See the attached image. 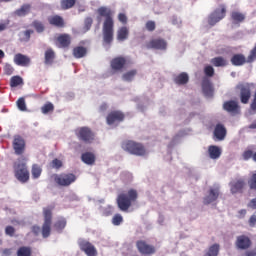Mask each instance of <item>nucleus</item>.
Returning a JSON list of instances; mask_svg holds the SVG:
<instances>
[{
	"instance_id": "obj_1",
	"label": "nucleus",
	"mask_w": 256,
	"mask_h": 256,
	"mask_svg": "<svg viewBox=\"0 0 256 256\" xmlns=\"http://www.w3.org/2000/svg\"><path fill=\"white\" fill-rule=\"evenodd\" d=\"M97 13L99 17H104V22L102 25V44L105 46H109L113 43L114 35H115V21L113 20V15L115 12L107 6H101L97 9Z\"/></svg>"
},
{
	"instance_id": "obj_2",
	"label": "nucleus",
	"mask_w": 256,
	"mask_h": 256,
	"mask_svg": "<svg viewBox=\"0 0 256 256\" xmlns=\"http://www.w3.org/2000/svg\"><path fill=\"white\" fill-rule=\"evenodd\" d=\"M139 192L136 189H129L127 192H122L117 197V205L120 211L127 212L133 203H137Z\"/></svg>"
},
{
	"instance_id": "obj_3",
	"label": "nucleus",
	"mask_w": 256,
	"mask_h": 256,
	"mask_svg": "<svg viewBox=\"0 0 256 256\" xmlns=\"http://www.w3.org/2000/svg\"><path fill=\"white\" fill-rule=\"evenodd\" d=\"M122 149L129 153L130 155H135L136 157L147 156V148L141 142H136L133 140H125L122 142Z\"/></svg>"
},
{
	"instance_id": "obj_4",
	"label": "nucleus",
	"mask_w": 256,
	"mask_h": 256,
	"mask_svg": "<svg viewBox=\"0 0 256 256\" xmlns=\"http://www.w3.org/2000/svg\"><path fill=\"white\" fill-rule=\"evenodd\" d=\"M254 88L255 84L249 82H240L237 84L236 89L242 105H249V101H251V97H253Z\"/></svg>"
},
{
	"instance_id": "obj_5",
	"label": "nucleus",
	"mask_w": 256,
	"mask_h": 256,
	"mask_svg": "<svg viewBox=\"0 0 256 256\" xmlns=\"http://www.w3.org/2000/svg\"><path fill=\"white\" fill-rule=\"evenodd\" d=\"M14 175L20 183H27L29 181V169L27 163L23 160H18L14 163Z\"/></svg>"
},
{
	"instance_id": "obj_6",
	"label": "nucleus",
	"mask_w": 256,
	"mask_h": 256,
	"mask_svg": "<svg viewBox=\"0 0 256 256\" xmlns=\"http://www.w3.org/2000/svg\"><path fill=\"white\" fill-rule=\"evenodd\" d=\"M53 209L54 206L43 209L44 223L42 225V236L44 239H47L51 235V225L53 223Z\"/></svg>"
},
{
	"instance_id": "obj_7",
	"label": "nucleus",
	"mask_w": 256,
	"mask_h": 256,
	"mask_svg": "<svg viewBox=\"0 0 256 256\" xmlns=\"http://www.w3.org/2000/svg\"><path fill=\"white\" fill-rule=\"evenodd\" d=\"M52 178L60 187H69V185L77 181V176L73 173L53 174Z\"/></svg>"
},
{
	"instance_id": "obj_8",
	"label": "nucleus",
	"mask_w": 256,
	"mask_h": 256,
	"mask_svg": "<svg viewBox=\"0 0 256 256\" xmlns=\"http://www.w3.org/2000/svg\"><path fill=\"white\" fill-rule=\"evenodd\" d=\"M227 15V8L224 4H221L219 8L215 9L208 17V25L211 27H214V25H217L219 21H222V19H225Z\"/></svg>"
},
{
	"instance_id": "obj_9",
	"label": "nucleus",
	"mask_w": 256,
	"mask_h": 256,
	"mask_svg": "<svg viewBox=\"0 0 256 256\" xmlns=\"http://www.w3.org/2000/svg\"><path fill=\"white\" fill-rule=\"evenodd\" d=\"M76 137L83 143H93L95 141V133L89 127H80L75 130Z\"/></svg>"
},
{
	"instance_id": "obj_10",
	"label": "nucleus",
	"mask_w": 256,
	"mask_h": 256,
	"mask_svg": "<svg viewBox=\"0 0 256 256\" xmlns=\"http://www.w3.org/2000/svg\"><path fill=\"white\" fill-rule=\"evenodd\" d=\"M167 40L163 38H154L146 42V49H154L155 51H167Z\"/></svg>"
},
{
	"instance_id": "obj_11",
	"label": "nucleus",
	"mask_w": 256,
	"mask_h": 256,
	"mask_svg": "<svg viewBox=\"0 0 256 256\" xmlns=\"http://www.w3.org/2000/svg\"><path fill=\"white\" fill-rule=\"evenodd\" d=\"M72 41L73 38L68 33L59 34L55 39L56 47L59 49H69Z\"/></svg>"
},
{
	"instance_id": "obj_12",
	"label": "nucleus",
	"mask_w": 256,
	"mask_h": 256,
	"mask_svg": "<svg viewBox=\"0 0 256 256\" xmlns=\"http://www.w3.org/2000/svg\"><path fill=\"white\" fill-rule=\"evenodd\" d=\"M106 121L108 125H115V123H123L125 121V113L119 110L111 111L107 115Z\"/></svg>"
},
{
	"instance_id": "obj_13",
	"label": "nucleus",
	"mask_w": 256,
	"mask_h": 256,
	"mask_svg": "<svg viewBox=\"0 0 256 256\" xmlns=\"http://www.w3.org/2000/svg\"><path fill=\"white\" fill-rule=\"evenodd\" d=\"M251 245H253V242L251 241V238H249V236H237L235 241L236 248L240 249L241 251H247V249H251Z\"/></svg>"
},
{
	"instance_id": "obj_14",
	"label": "nucleus",
	"mask_w": 256,
	"mask_h": 256,
	"mask_svg": "<svg viewBox=\"0 0 256 256\" xmlns=\"http://www.w3.org/2000/svg\"><path fill=\"white\" fill-rule=\"evenodd\" d=\"M136 247L142 255H154L156 249L155 246L147 244V242L143 240H138L136 242Z\"/></svg>"
},
{
	"instance_id": "obj_15",
	"label": "nucleus",
	"mask_w": 256,
	"mask_h": 256,
	"mask_svg": "<svg viewBox=\"0 0 256 256\" xmlns=\"http://www.w3.org/2000/svg\"><path fill=\"white\" fill-rule=\"evenodd\" d=\"M12 146L16 155H23L25 153V139L20 135L14 136Z\"/></svg>"
},
{
	"instance_id": "obj_16",
	"label": "nucleus",
	"mask_w": 256,
	"mask_h": 256,
	"mask_svg": "<svg viewBox=\"0 0 256 256\" xmlns=\"http://www.w3.org/2000/svg\"><path fill=\"white\" fill-rule=\"evenodd\" d=\"M223 109L231 115H238V113H241V106H239V103L235 100L224 102Z\"/></svg>"
},
{
	"instance_id": "obj_17",
	"label": "nucleus",
	"mask_w": 256,
	"mask_h": 256,
	"mask_svg": "<svg viewBox=\"0 0 256 256\" xmlns=\"http://www.w3.org/2000/svg\"><path fill=\"white\" fill-rule=\"evenodd\" d=\"M125 65H127V58L123 56L115 57L110 62L112 71H123V69H125Z\"/></svg>"
},
{
	"instance_id": "obj_18",
	"label": "nucleus",
	"mask_w": 256,
	"mask_h": 256,
	"mask_svg": "<svg viewBox=\"0 0 256 256\" xmlns=\"http://www.w3.org/2000/svg\"><path fill=\"white\" fill-rule=\"evenodd\" d=\"M14 63L19 67H29L31 65V58L25 54H15L14 56Z\"/></svg>"
},
{
	"instance_id": "obj_19",
	"label": "nucleus",
	"mask_w": 256,
	"mask_h": 256,
	"mask_svg": "<svg viewBox=\"0 0 256 256\" xmlns=\"http://www.w3.org/2000/svg\"><path fill=\"white\" fill-rule=\"evenodd\" d=\"M81 251L86 253L87 256H95L97 255V249H95V246L91 244V242L88 241H82L79 244Z\"/></svg>"
},
{
	"instance_id": "obj_20",
	"label": "nucleus",
	"mask_w": 256,
	"mask_h": 256,
	"mask_svg": "<svg viewBox=\"0 0 256 256\" xmlns=\"http://www.w3.org/2000/svg\"><path fill=\"white\" fill-rule=\"evenodd\" d=\"M214 137L215 141H224L225 137H227V129L222 124H217L214 129Z\"/></svg>"
},
{
	"instance_id": "obj_21",
	"label": "nucleus",
	"mask_w": 256,
	"mask_h": 256,
	"mask_svg": "<svg viewBox=\"0 0 256 256\" xmlns=\"http://www.w3.org/2000/svg\"><path fill=\"white\" fill-rule=\"evenodd\" d=\"M214 91L213 84L209 78H204L202 80V92L204 93L205 97H213Z\"/></svg>"
},
{
	"instance_id": "obj_22",
	"label": "nucleus",
	"mask_w": 256,
	"mask_h": 256,
	"mask_svg": "<svg viewBox=\"0 0 256 256\" xmlns=\"http://www.w3.org/2000/svg\"><path fill=\"white\" fill-rule=\"evenodd\" d=\"M48 23L53 27H58V29H63V27H65V19L59 15L50 16L48 18Z\"/></svg>"
},
{
	"instance_id": "obj_23",
	"label": "nucleus",
	"mask_w": 256,
	"mask_h": 256,
	"mask_svg": "<svg viewBox=\"0 0 256 256\" xmlns=\"http://www.w3.org/2000/svg\"><path fill=\"white\" fill-rule=\"evenodd\" d=\"M222 153H223V150L221 149V147L217 145H210L208 147V157H210L214 161L219 159Z\"/></svg>"
},
{
	"instance_id": "obj_24",
	"label": "nucleus",
	"mask_w": 256,
	"mask_h": 256,
	"mask_svg": "<svg viewBox=\"0 0 256 256\" xmlns=\"http://www.w3.org/2000/svg\"><path fill=\"white\" fill-rule=\"evenodd\" d=\"M216 199H219V188H211L209 194L204 197V205H210Z\"/></svg>"
},
{
	"instance_id": "obj_25",
	"label": "nucleus",
	"mask_w": 256,
	"mask_h": 256,
	"mask_svg": "<svg viewBox=\"0 0 256 256\" xmlns=\"http://www.w3.org/2000/svg\"><path fill=\"white\" fill-rule=\"evenodd\" d=\"M230 17L233 25H237V27H239V25L246 19L245 14L239 11H232Z\"/></svg>"
},
{
	"instance_id": "obj_26",
	"label": "nucleus",
	"mask_w": 256,
	"mask_h": 256,
	"mask_svg": "<svg viewBox=\"0 0 256 256\" xmlns=\"http://www.w3.org/2000/svg\"><path fill=\"white\" fill-rule=\"evenodd\" d=\"M243 189H245V180L239 179L231 184L230 191L235 195L236 193H243Z\"/></svg>"
},
{
	"instance_id": "obj_27",
	"label": "nucleus",
	"mask_w": 256,
	"mask_h": 256,
	"mask_svg": "<svg viewBox=\"0 0 256 256\" xmlns=\"http://www.w3.org/2000/svg\"><path fill=\"white\" fill-rule=\"evenodd\" d=\"M55 61V51L53 48H48L44 53L45 65H51Z\"/></svg>"
},
{
	"instance_id": "obj_28",
	"label": "nucleus",
	"mask_w": 256,
	"mask_h": 256,
	"mask_svg": "<svg viewBox=\"0 0 256 256\" xmlns=\"http://www.w3.org/2000/svg\"><path fill=\"white\" fill-rule=\"evenodd\" d=\"M95 154L93 152H85L81 155V160L86 165H95Z\"/></svg>"
},
{
	"instance_id": "obj_29",
	"label": "nucleus",
	"mask_w": 256,
	"mask_h": 256,
	"mask_svg": "<svg viewBox=\"0 0 256 256\" xmlns=\"http://www.w3.org/2000/svg\"><path fill=\"white\" fill-rule=\"evenodd\" d=\"M72 54L75 59H83L87 55V49L83 46H76L73 48Z\"/></svg>"
},
{
	"instance_id": "obj_30",
	"label": "nucleus",
	"mask_w": 256,
	"mask_h": 256,
	"mask_svg": "<svg viewBox=\"0 0 256 256\" xmlns=\"http://www.w3.org/2000/svg\"><path fill=\"white\" fill-rule=\"evenodd\" d=\"M176 85H187L189 83V74L182 72L174 78Z\"/></svg>"
},
{
	"instance_id": "obj_31",
	"label": "nucleus",
	"mask_w": 256,
	"mask_h": 256,
	"mask_svg": "<svg viewBox=\"0 0 256 256\" xmlns=\"http://www.w3.org/2000/svg\"><path fill=\"white\" fill-rule=\"evenodd\" d=\"M129 38V28L127 26H123L118 29L117 31V40L118 41H125Z\"/></svg>"
},
{
	"instance_id": "obj_32",
	"label": "nucleus",
	"mask_w": 256,
	"mask_h": 256,
	"mask_svg": "<svg viewBox=\"0 0 256 256\" xmlns=\"http://www.w3.org/2000/svg\"><path fill=\"white\" fill-rule=\"evenodd\" d=\"M242 158L244 159V161H249V159H252L256 163V152H255V149L247 148L242 153Z\"/></svg>"
},
{
	"instance_id": "obj_33",
	"label": "nucleus",
	"mask_w": 256,
	"mask_h": 256,
	"mask_svg": "<svg viewBox=\"0 0 256 256\" xmlns=\"http://www.w3.org/2000/svg\"><path fill=\"white\" fill-rule=\"evenodd\" d=\"M34 31L33 30H26V31H22L18 34L19 36V41L21 43H29V41L31 40V35H33Z\"/></svg>"
},
{
	"instance_id": "obj_34",
	"label": "nucleus",
	"mask_w": 256,
	"mask_h": 256,
	"mask_svg": "<svg viewBox=\"0 0 256 256\" xmlns=\"http://www.w3.org/2000/svg\"><path fill=\"white\" fill-rule=\"evenodd\" d=\"M75 3H77V0H61L60 7L62 11H67L69 9H73V7H75Z\"/></svg>"
},
{
	"instance_id": "obj_35",
	"label": "nucleus",
	"mask_w": 256,
	"mask_h": 256,
	"mask_svg": "<svg viewBox=\"0 0 256 256\" xmlns=\"http://www.w3.org/2000/svg\"><path fill=\"white\" fill-rule=\"evenodd\" d=\"M211 63L214 67H227V60L221 56L212 58Z\"/></svg>"
},
{
	"instance_id": "obj_36",
	"label": "nucleus",
	"mask_w": 256,
	"mask_h": 256,
	"mask_svg": "<svg viewBox=\"0 0 256 256\" xmlns=\"http://www.w3.org/2000/svg\"><path fill=\"white\" fill-rule=\"evenodd\" d=\"M29 11H31V5L24 4L18 10H16L15 13L18 15V17H25V15H28Z\"/></svg>"
},
{
	"instance_id": "obj_37",
	"label": "nucleus",
	"mask_w": 256,
	"mask_h": 256,
	"mask_svg": "<svg viewBox=\"0 0 256 256\" xmlns=\"http://www.w3.org/2000/svg\"><path fill=\"white\" fill-rule=\"evenodd\" d=\"M65 227H67V220L65 218H59L54 224V229L58 231V233H61Z\"/></svg>"
},
{
	"instance_id": "obj_38",
	"label": "nucleus",
	"mask_w": 256,
	"mask_h": 256,
	"mask_svg": "<svg viewBox=\"0 0 256 256\" xmlns=\"http://www.w3.org/2000/svg\"><path fill=\"white\" fill-rule=\"evenodd\" d=\"M31 173L33 179H39L41 177V173H43V169L38 164H33Z\"/></svg>"
},
{
	"instance_id": "obj_39",
	"label": "nucleus",
	"mask_w": 256,
	"mask_h": 256,
	"mask_svg": "<svg viewBox=\"0 0 256 256\" xmlns=\"http://www.w3.org/2000/svg\"><path fill=\"white\" fill-rule=\"evenodd\" d=\"M33 251L31 250V247L27 246H21L18 248L16 255L17 256H31Z\"/></svg>"
},
{
	"instance_id": "obj_40",
	"label": "nucleus",
	"mask_w": 256,
	"mask_h": 256,
	"mask_svg": "<svg viewBox=\"0 0 256 256\" xmlns=\"http://www.w3.org/2000/svg\"><path fill=\"white\" fill-rule=\"evenodd\" d=\"M219 249V244H213L212 246L209 247L208 251L205 253L204 256H217L219 255Z\"/></svg>"
},
{
	"instance_id": "obj_41",
	"label": "nucleus",
	"mask_w": 256,
	"mask_h": 256,
	"mask_svg": "<svg viewBox=\"0 0 256 256\" xmlns=\"http://www.w3.org/2000/svg\"><path fill=\"white\" fill-rule=\"evenodd\" d=\"M55 111V106L51 102H47L41 107V112L43 115H47L48 113H53Z\"/></svg>"
},
{
	"instance_id": "obj_42",
	"label": "nucleus",
	"mask_w": 256,
	"mask_h": 256,
	"mask_svg": "<svg viewBox=\"0 0 256 256\" xmlns=\"http://www.w3.org/2000/svg\"><path fill=\"white\" fill-rule=\"evenodd\" d=\"M135 75H137V70L133 69L130 70L122 75L123 81L131 82L133 79H135Z\"/></svg>"
},
{
	"instance_id": "obj_43",
	"label": "nucleus",
	"mask_w": 256,
	"mask_h": 256,
	"mask_svg": "<svg viewBox=\"0 0 256 256\" xmlns=\"http://www.w3.org/2000/svg\"><path fill=\"white\" fill-rule=\"evenodd\" d=\"M32 27H34L35 31L38 33H43V31H45V24L39 20H34L32 22Z\"/></svg>"
},
{
	"instance_id": "obj_44",
	"label": "nucleus",
	"mask_w": 256,
	"mask_h": 256,
	"mask_svg": "<svg viewBox=\"0 0 256 256\" xmlns=\"http://www.w3.org/2000/svg\"><path fill=\"white\" fill-rule=\"evenodd\" d=\"M248 186L250 191H256V171L249 177Z\"/></svg>"
},
{
	"instance_id": "obj_45",
	"label": "nucleus",
	"mask_w": 256,
	"mask_h": 256,
	"mask_svg": "<svg viewBox=\"0 0 256 256\" xmlns=\"http://www.w3.org/2000/svg\"><path fill=\"white\" fill-rule=\"evenodd\" d=\"M19 85H23V78L21 76H13L10 79V87H19Z\"/></svg>"
},
{
	"instance_id": "obj_46",
	"label": "nucleus",
	"mask_w": 256,
	"mask_h": 256,
	"mask_svg": "<svg viewBox=\"0 0 256 256\" xmlns=\"http://www.w3.org/2000/svg\"><path fill=\"white\" fill-rule=\"evenodd\" d=\"M16 105L20 111H27V104L25 103V98H19L16 102Z\"/></svg>"
},
{
	"instance_id": "obj_47",
	"label": "nucleus",
	"mask_w": 256,
	"mask_h": 256,
	"mask_svg": "<svg viewBox=\"0 0 256 256\" xmlns=\"http://www.w3.org/2000/svg\"><path fill=\"white\" fill-rule=\"evenodd\" d=\"M123 223V216L121 214H115L112 218V224L119 227Z\"/></svg>"
},
{
	"instance_id": "obj_48",
	"label": "nucleus",
	"mask_w": 256,
	"mask_h": 256,
	"mask_svg": "<svg viewBox=\"0 0 256 256\" xmlns=\"http://www.w3.org/2000/svg\"><path fill=\"white\" fill-rule=\"evenodd\" d=\"M204 73L206 77H213V75H215V69L213 68V66H206L204 68Z\"/></svg>"
},
{
	"instance_id": "obj_49",
	"label": "nucleus",
	"mask_w": 256,
	"mask_h": 256,
	"mask_svg": "<svg viewBox=\"0 0 256 256\" xmlns=\"http://www.w3.org/2000/svg\"><path fill=\"white\" fill-rule=\"evenodd\" d=\"M51 166L53 169H61L63 167V162L57 158L52 160Z\"/></svg>"
},
{
	"instance_id": "obj_50",
	"label": "nucleus",
	"mask_w": 256,
	"mask_h": 256,
	"mask_svg": "<svg viewBox=\"0 0 256 256\" xmlns=\"http://www.w3.org/2000/svg\"><path fill=\"white\" fill-rule=\"evenodd\" d=\"M93 25V18L91 17H87L84 20V29H86V31H89V29H91Z\"/></svg>"
},
{
	"instance_id": "obj_51",
	"label": "nucleus",
	"mask_w": 256,
	"mask_h": 256,
	"mask_svg": "<svg viewBox=\"0 0 256 256\" xmlns=\"http://www.w3.org/2000/svg\"><path fill=\"white\" fill-rule=\"evenodd\" d=\"M13 71H15V69L11 64L4 65V72L6 73V75H13Z\"/></svg>"
},
{
	"instance_id": "obj_52",
	"label": "nucleus",
	"mask_w": 256,
	"mask_h": 256,
	"mask_svg": "<svg viewBox=\"0 0 256 256\" xmlns=\"http://www.w3.org/2000/svg\"><path fill=\"white\" fill-rule=\"evenodd\" d=\"M156 25H155V21H148L146 22V29L147 31H155Z\"/></svg>"
},
{
	"instance_id": "obj_53",
	"label": "nucleus",
	"mask_w": 256,
	"mask_h": 256,
	"mask_svg": "<svg viewBox=\"0 0 256 256\" xmlns=\"http://www.w3.org/2000/svg\"><path fill=\"white\" fill-rule=\"evenodd\" d=\"M6 235H9V237H13L15 235V228L13 226H7L5 228Z\"/></svg>"
},
{
	"instance_id": "obj_54",
	"label": "nucleus",
	"mask_w": 256,
	"mask_h": 256,
	"mask_svg": "<svg viewBox=\"0 0 256 256\" xmlns=\"http://www.w3.org/2000/svg\"><path fill=\"white\" fill-rule=\"evenodd\" d=\"M118 21H120V23H123V25H126L127 15H125L124 13L118 14Z\"/></svg>"
},
{
	"instance_id": "obj_55",
	"label": "nucleus",
	"mask_w": 256,
	"mask_h": 256,
	"mask_svg": "<svg viewBox=\"0 0 256 256\" xmlns=\"http://www.w3.org/2000/svg\"><path fill=\"white\" fill-rule=\"evenodd\" d=\"M247 207L256 211V198L251 199L247 204Z\"/></svg>"
},
{
	"instance_id": "obj_56",
	"label": "nucleus",
	"mask_w": 256,
	"mask_h": 256,
	"mask_svg": "<svg viewBox=\"0 0 256 256\" xmlns=\"http://www.w3.org/2000/svg\"><path fill=\"white\" fill-rule=\"evenodd\" d=\"M248 223H249L250 227H255V225H256V215L255 214L249 218Z\"/></svg>"
},
{
	"instance_id": "obj_57",
	"label": "nucleus",
	"mask_w": 256,
	"mask_h": 256,
	"mask_svg": "<svg viewBox=\"0 0 256 256\" xmlns=\"http://www.w3.org/2000/svg\"><path fill=\"white\" fill-rule=\"evenodd\" d=\"M32 233H34L36 236L41 233V227L39 226H32Z\"/></svg>"
},
{
	"instance_id": "obj_58",
	"label": "nucleus",
	"mask_w": 256,
	"mask_h": 256,
	"mask_svg": "<svg viewBox=\"0 0 256 256\" xmlns=\"http://www.w3.org/2000/svg\"><path fill=\"white\" fill-rule=\"evenodd\" d=\"M245 256H256V250L246 251Z\"/></svg>"
},
{
	"instance_id": "obj_59",
	"label": "nucleus",
	"mask_w": 256,
	"mask_h": 256,
	"mask_svg": "<svg viewBox=\"0 0 256 256\" xmlns=\"http://www.w3.org/2000/svg\"><path fill=\"white\" fill-rule=\"evenodd\" d=\"M239 215H241L242 217H245V215H247V210L245 209H242V210H239Z\"/></svg>"
},
{
	"instance_id": "obj_60",
	"label": "nucleus",
	"mask_w": 256,
	"mask_h": 256,
	"mask_svg": "<svg viewBox=\"0 0 256 256\" xmlns=\"http://www.w3.org/2000/svg\"><path fill=\"white\" fill-rule=\"evenodd\" d=\"M100 111H107V104L106 103H104V104H102L101 106H100Z\"/></svg>"
},
{
	"instance_id": "obj_61",
	"label": "nucleus",
	"mask_w": 256,
	"mask_h": 256,
	"mask_svg": "<svg viewBox=\"0 0 256 256\" xmlns=\"http://www.w3.org/2000/svg\"><path fill=\"white\" fill-rule=\"evenodd\" d=\"M7 29V26L4 23H0V31H5Z\"/></svg>"
},
{
	"instance_id": "obj_62",
	"label": "nucleus",
	"mask_w": 256,
	"mask_h": 256,
	"mask_svg": "<svg viewBox=\"0 0 256 256\" xmlns=\"http://www.w3.org/2000/svg\"><path fill=\"white\" fill-rule=\"evenodd\" d=\"M249 129H256V121L249 126Z\"/></svg>"
},
{
	"instance_id": "obj_63",
	"label": "nucleus",
	"mask_w": 256,
	"mask_h": 256,
	"mask_svg": "<svg viewBox=\"0 0 256 256\" xmlns=\"http://www.w3.org/2000/svg\"><path fill=\"white\" fill-rule=\"evenodd\" d=\"M3 57H5V52H3V50H0V59H3Z\"/></svg>"
},
{
	"instance_id": "obj_64",
	"label": "nucleus",
	"mask_w": 256,
	"mask_h": 256,
	"mask_svg": "<svg viewBox=\"0 0 256 256\" xmlns=\"http://www.w3.org/2000/svg\"><path fill=\"white\" fill-rule=\"evenodd\" d=\"M4 1V3H9V1H11V0H3Z\"/></svg>"
}]
</instances>
